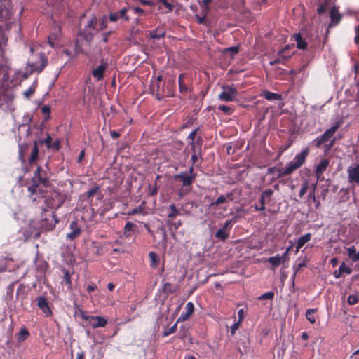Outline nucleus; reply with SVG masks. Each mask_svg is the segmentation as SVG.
<instances>
[{
    "label": "nucleus",
    "mask_w": 359,
    "mask_h": 359,
    "mask_svg": "<svg viewBox=\"0 0 359 359\" xmlns=\"http://www.w3.org/2000/svg\"><path fill=\"white\" fill-rule=\"evenodd\" d=\"M199 128H197L194 130H193L191 133H189V135L187 137V139L191 140V141H195L194 139L196 137V135L197 134V132L198 131Z\"/></svg>",
    "instance_id": "obj_64"
},
{
    "label": "nucleus",
    "mask_w": 359,
    "mask_h": 359,
    "mask_svg": "<svg viewBox=\"0 0 359 359\" xmlns=\"http://www.w3.org/2000/svg\"><path fill=\"white\" fill-rule=\"evenodd\" d=\"M96 248L95 252L97 255H102L103 253V248L102 247H98L95 245V243H93V245H91V251L95 252L94 249Z\"/></svg>",
    "instance_id": "obj_61"
},
{
    "label": "nucleus",
    "mask_w": 359,
    "mask_h": 359,
    "mask_svg": "<svg viewBox=\"0 0 359 359\" xmlns=\"http://www.w3.org/2000/svg\"><path fill=\"white\" fill-rule=\"evenodd\" d=\"M36 86H37V80H35L33 82L32 85L27 90H25L23 93V95L26 98L29 99L31 97V95L35 92Z\"/></svg>",
    "instance_id": "obj_43"
},
{
    "label": "nucleus",
    "mask_w": 359,
    "mask_h": 359,
    "mask_svg": "<svg viewBox=\"0 0 359 359\" xmlns=\"http://www.w3.org/2000/svg\"><path fill=\"white\" fill-rule=\"evenodd\" d=\"M107 323V319L102 316H91V327H103Z\"/></svg>",
    "instance_id": "obj_22"
},
{
    "label": "nucleus",
    "mask_w": 359,
    "mask_h": 359,
    "mask_svg": "<svg viewBox=\"0 0 359 359\" xmlns=\"http://www.w3.org/2000/svg\"><path fill=\"white\" fill-rule=\"evenodd\" d=\"M195 177L196 175H188L186 172H180L175 176V180H182L183 187L190 186Z\"/></svg>",
    "instance_id": "obj_15"
},
{
    "label": "nucleus",
    "mask_w": 359,
    "mask_h": 359,
    "mask_svg": "<svg viewBox=\"0 0 359 359\" xmlns=\"http://www.w3.org/2000/svg\"><path fill=\"white\" fill-rule=\"evenodd\" d=\"M60 147V140L57 139L54 141V142H51V147L49 150L52 151H57Z\"/></svg>",
    "instance_id": "obj_55"
},
{
    "label": "nucleus",
    "mask_w": 359,
    "mask_h": 359,
    "mask_svg": "<svg viewBox=\"0 0 359 359\" xmlns=\"http://www.w3.org/2000/svg\"><path fill=\"white\" fill-rule=\"evenodd\" d=\"M74 316L77 319H82L86 320H88L90 318V316L88 315L87 312L83 311L79 306L75 309Z\"/></svg>",
    "instance_id": "obj_34"
},
{
    "label": "nucleus",
    "mask_w": 359,
    "mask_h": 359,
    "mask_svg": "<svg viewBox=\"0 0 359 359\" xmlns=\"http://www.w3.org/2000/svg\"><path fill=\"white\" fill-rule=\"evenodd\" d=\"M311 238V234L308 233L302 236H301L297 242L296 245V252H298L299 250Z\"/></svg>",
    "instance_id": "obj_28"
},
{
    "label": "nucleus",
    "mask_w": 359,
    "mask_h": 359,
    "mask_svg": "<svg viewBox=\"0 0 359 359\" xmlns=\"http://www.w3.org/2000/svg\"><path fill=\"white\" fill-rule=\"evenodd\" d=\"M229 236V232L222 228L215 233V237L222 241H226Z\"/></svg>",
    "instance_id": "obj_40"
},
{
    "label": "nucleus",
    "mask_w": 359,
    "mask_h": 359,
    "mask_svg": "<svg viewBox=\"0 0 359 359\" xmlns=\"http://www.w3.org/2000/svg\"><path fill=\"white\" fill-rule=\"evenodd\" d=\"M226 203V198L224 195L219 196L215 201L210 204V208L218 206L221 204Z\"/></svg>",
    "instance_id": "obj_46"
},
{
    "label": "nucleus",
    "mask_w": 359,
    "mask_h": 359,
    "mask_svg": "<svg viewBox=\"0 0 359 359\" xmlns=\"http://www.w3.org/2000/svg\"><path fill=\"white\" fill-rule=\"evenodd\" d=\"M51 141L52 138L49 134L47 135V137L45 139H41L37 141V143L42 145L46 144L47 148L49 149L51 147Z\"/></svg>",
    "instance_id": "obj_48"
},
{
    "label": "nucleus",
    "mask_w": 359,
    "mask_h": 359,
    "mask_svg": "<svg viewBox=\"0 0 359 359\" xmlns=\"http://www.w3.org/2000/svg\"><path fill=\"white\" fill-rule=\"evenodd\" d=\"M165 34V29L163 27H159L156 29L149 32L150 37L154 40L161 39V38L164 37Z\"/></svg>",
    "instance_id": "obj_27"
},
{
    "label": "nucleus",
    "mask_w": 359,
    "mask_h": 359,
    "mask_svg": "<svg viewBox=\"0 0 359 359\" xmlns=\"http://www.w3.org/2000/svg\"><path fill=\"white\" fill-rule=\"evenodd\" d=\"M308 189V183L306 182L302 184V187L299 191V196L302 198L307 191Z\"/></svg>",
    "instance_id": "obj_59"
},
{
    "label": "nucleus",
    "mask_w": 359,
    "mask_h": 359,
    "mask_svg": "<svg viewBox=\"0 0 359 359\" xmlns=\"http://www.w3.org/2000/svg\"><path fill=\"white\" fill-rule=\"evenodd\" d=\"M330 17L331 20V22L330 24V27L335 26L339 23L341 19V15L339 13V11L335 8H332L330 11Z\"/></svg>",
    "instance_id": "obj_21"
},
{
    "label": "nucleus",
    "mask_w": 359,
    "mask_h": 359,
    "mask_svg": "<svg viewBox=\"0 0 359 359\" xmlns=\"http://www.w3.org/2000/svg\"><path fill=\"white\" fill-rule=\"evenodd\" d=\"M36 301L37 306L42 311L46 316L50 317L53 315L49 303L45 297L39 296L36 297Z\"/></svg>",
    "instance_id": "obj_9"
},
{
    "label": "nucleus",
    "mask_w": 359,
    "mask_h": 359,
    "mask_svg": "<svg viewBox=\"0 0 359 359\" xmlns=\"http://www.w3.org/2000/svg\"><path fill=\"white\" fill-rule=\"evenodd\" d=\"M41 111L45 114V121H47L50 118V107L48 105H43L41 107Z\"/></svg>",
    "instance_id": "obj_52"
},
{
    "label": "nucleus",
    "mask_w": 359,
    "mask_h": 359,
    "mask_svg": "<svg viewBox=\"0 0 359 359\" xmlns=\"http://www.w3.org/2000/svg\"><path fill=\"white\" fill-rule=\"evenodd\" d=\"M222 92L218 95V99L224 102H232L238 95V90L233 84L222 86Z\"/></svg>",
    "instance_id": "obj_4"
},
{
    "label": "nucleus",
    "mask_w": 359,
    "mask_h": 359,
    "mask_svg": "<svg viewBox=\"0 0 359 359\" xmlns=\"http://www.w3.org/2000/svg\"><path fill=\"white\" fill-rule=\"evenodd\" d=\"M359 302V295L351 294L347 298V302L350 305H355Z\"/></svg>",
    "instance_id": "obj_49"
},
{
    "label": "nucleus",
    "mask_w": 359,
    "mask_h": 359,
    "mask_svg": "<svg viewBox=\"0 0 359 359\" xmlns=\"http://www.w3.org/2000/svg\"><path fill=\"white\" fill-rule=\"evenodd\" d=\"M195 18L197 19L198 24L207 25L206 13L201 17L196 14Z\"/></svg>",
    "instance_id": "obj_57"
},
{
    "label": "nucleus",
    "mask_w": 359,
    "mask_h": 359,
    "mask_svg": "<svg viewBox=\"0 0 359 359\" xmlns=\"http://www.w3.org/2000/svg\"><path fill=\"white\" fill-rule=\"evenodd\" d=\"M348 181L353 188L359 185V164L354 163L347 168Z\"/></svg>",
    "instance_id": "obj_6"
},
{
    "label": "nucleus",
    "mask_w": 359,
    "mask_h": 359,
    "mask_svg": "<svg viewBox=\"0 0 359 359\" xmlns=\"http://www.w3.org/2000/svg\"><path fill=\"white\" fill-rule=\"evenodd\" d=\"M149 257L151 262V266L154 269L157 268L159 265V258L157 254L154 252H150L149 253Z\"/></svg>",
    "instance_id": "obj_37"
},
{
    "label": "nucleus",
    "mask_w": 359,
    "mask_h": 359,
    "mask_svg": "<svg viewBox=\"0 0 359 359\" xmlns=\"http://www.w3.org/2000/svg\"><path fill=\"white\" fill-rule=\"evenodd\" d=\"M267 262L272 265L273 269L277 268L283 263L279 255L268 258Z\"/></svg>",
    "instance_id": "obj_38"
},
{
    "label": "nucleus",
    "mask_w": 359,
    "mask_h": 359,
    "mask_svg": "<svg viewBox=\"0 0 359 359\" xmlns=\"http://www.w3.org/2000/svg\"><path fill=\"white\" fill-rule=\"evenodd\" d=\"M168 209L170 210V212L168 215V218L172 219L177 217V215H180V210L177 209L175 204L170 205Z\"/></svg>",
    "instance_id": "obj_44"
},
{
    "label": "nucleus",
    "mask_w": 359,
    "mask_h": 359,
    "mask_svg": "<svg viewBox=\"0 0 359 359\" xmlns=\"http://www.w3.org/2000/svg\"><path fill=\"white\" fill-rule=\"evenodd\" d=\"M274 297V292L273 291H269L266 292L261 296H259L257 299L259 300H265V299H271L272 300Z\"/></svg>",
    "instance_id": "obj_50"
},
{
    "label": "nucleus",
    "mask_w": 359,
    "mask_h": 359,
    "mask_svg": "<svg viewBox=\"0 0 359 359\" xmlns=\"http://www.w3.org/2000/svg\"><path fill=\"white\" fill-rule=\"evenodd\" d=\"M108 67L107 62L102 61L101 64L95 67L92 71L91 74L97 81L103 79L105 71Z\"/></svg>",
    "instance_id": "obj_11"
},
{
    "label": "nucleus",
    "mask_w": 359,
    "mask_h": 359,
    "mask_svg": "<svg viewBox=\"0 0 359 359\" xmlns=\"http://www.w3.org/2000/svg\"><path fill=\"white\" fill-rule=\"evenodd\" d=\"M32 120V116L29 113L24 114L22 120V123L20 124L19 128L27 126Z\"/></svg>",
    "instance_id": "obj_47"
},
{
    "label": "nucleus",
    "mask_w": 359,
    "mask_h": 359,
    "mask_svg": "<svg viewBox=\"0 0 359 359\" xmlns=\"http://www.w3.org/2000/svg\"><path fill=\"white\" fill-rule=\"evenodd\" d=\"M348 255L349 258L354 262L359 261V258L358 257L356 248L355 246L349 247L347 249Z\"/></svg>",
    "instance_id": "obj_42"
},
{
    "label": "nucleus",
    "mask_w": 359,
    "mask_h": 359,
    "mask_svg": "<svg viewBox=\"0 0 359 359\" xmlns=\"http://www.w3.org/2000/svg\"><path fill=\"white\" fill-rule=\"evenodd\" d=\"M90 48V19L86 18V13L80 16L78 25V33L76 34L74 53H87Z\"/></svg>",
    "instance_id": "obj_2"
},
{
    "label": "nucleus",
    "mask_w": 359,
    "mask_h": 359,
    "mask_svg": "<svg viewBox=\"0 0 359 359\" xmlns=\"http://www.w3.org/2000/svg\"><path fill=\"white\" fill-rule=\"evenodd\" d=\"M329 163V160L324 158L318 164L315 170V174L318 180L320 179L322 175L325 172Z\"/></svg>",
    "instance_id": "obj_18"
},
{
    "label": "nucleus",
    "mask_w": 359,
    "mask_h": 359,
    "mask_svg": "<svg viewBox=\"0 0 359 359\" xmlns=\"http://www.w3.org/2000/svg\"><path fill=\"white\" fill-rule=\"evenodd\" d=\"M4 5H0V21L6 22L9 20L13 15L11 10Z\"/></svg>",
    "instance_id": "obj_20"
},
{
    "label": "nucleus",
    "mask_w": 359,
    "mask_h": 359,
    "mask_svg": "<svg viewBox=\"0 0 359 359\" xmlns=\"http://www.w3.org/2000/svg\"><path fill=\"white\" fill-rule=\"evenodd\" d=\"M20 137H18V159L20 161L25 173L30 172V168L27 165L25 156L29 149V144L20 143Z\"/></svg>",
    "instance_id": "obj_8"
},
{
    "label": "nucleus",
    "mask_w": 359,
    "mask_h": 359,
    "mask_svg": "<svg viewBox=\"0 0 359 359\" xmlns=\"http://www.w3.org/2000/svg\"><path fill=\"white\" fill-rule=\"evenodd\" d=\"M186 327L185 325L181 326L180 330L179 332L178 338L181 339H184L186 338Z\"/></svg>",
    "instance_id": "obj_60"
},
{
    "label": "nucleus",
    "mask_w": 359,
    "mask_h": 359,
    "mask_svg": "<svg viewBox=\"0 0 359 359\" xmlns=\"http://www.w3.org/2000/svg\"><path fill=\"white\" fill-rule=\"evenodd\" d=\"M33 182H38L46 187L48 184V181L47 180L46 173L44 170L41 169L40 166H38L36 171L34 173V176L32 177Z\"/></svg>",
    "instance_id": "obj_12"
},
{
    "label": "nucleus",
    "mask_w": 359,
    "mask_h": 359,
    "mask_svg": "<svg viewBox=\"0 0 359 359\" xmlns=\"http://www.w3.org/2000/svg\"><path fill=\"white\" fill-rule=\"evenodd\" d=\"M294 41L297 42V47L301 50H305L307 48V42L302 38L300 33L295 34Z\"/></svg>",
    "instance_id": "obj_30"
},
{
    "label": "nucleus",
    "mask_w": 359,
    "mask_h": 359,
    "mask_svg": "<svg viewBox=\"0 0 359 359\" xmlns=\"http://www.w3.org/2000/svg\"><path fill=\"white\" fill-rule=\"evenodd\" d=\"M178 323L179 322L177 321L171 327L165 329L163 331L162 336L163 337H165L169 336L171 334H173V333L176 332V331L177 330V324H178Z\"/></svg>",
    "instance_id": "obj_45"
},
{
    "label": "nucleus",
    "mask_w": 359,
    "mask_h": 359,
    "mask_svg": "<svg viewBox=\"0 0 359 359\" xmlns=\"http://www.w3.org/2000/svg\"><path fill=\"white\" fill-rule=\"evenodd\" d=\"M36 268L39 276H41L46 271L47 263L44 261H39L38 262H36Z\"/></svg>",
    "instance_id": "obj_36"
},
{
    "label": "nucleus",
    "mask_w": 359,
    "mask_h": 359,
    "mask_svg": "<svg viewBox=\"0 0 359 359\" xmlns=\"http://www.w3.org/2000/svg\"><path fill=\"white\" fill-rule=\"evenodd\" d=\"M69 229V232L66 234L67 241H72L81 234V228L75 220L70 222Z\"/></svg>",
    "instance_id": "obj_10"
},
{
    "label": "nucleus",
    "mask_w": 359,
    "mask_h": 359,
    "mask_svg": "<svg viewBox=\"0 0 359 359\" xmlns=\"http://www.w3.org/2000/svg\"><path fill=\"white\" fill-rule=\"evenodd\" d=\"M63 280L65 283L69 286L71 287L72 282H71V277L69 273L67 271H65L63 277Z\"/></svg>",
    "instance_id": "obj_58"
},
{
    "label": "nucleus",
    "mask_w": 359,
    "mask_h": 359,
    "mask_svg": "<svg viewBox=\"0 0 359 359\" xmlns=\"http://www.w3.org/2000/svg\"><path fill=\"white\" fill-rule=\"evenodd\" d=\"M186 311L182 312L177 319V322H183L188 320L194 311V305L192 302H189L185 306Z\"/></svg>",
    "instance_id": "obj_14"
},
{
    "label": "nucleus",
    "mask_w": 359,
    "mask_h": 359,
    "mask_svg": "<svg viewBox=\"0 0 359 359\" xmlns=\"http://www.w3.org/2000/svg\"><path fill=\"white\" fill-rule=\"evenodd\" d=\"M177 290V287L172 285L170 283H165L163 284L162 287V292L166 294V296H168L169 294H171L176 292Z\"/></svg>",
    "instance_id": "obj_31"
},
{
    "label": "nucleus",
    "mask_w": 359,
    "mask_h": 359,
    "mask_svg": "<svg viewBox=\"0 0 359 359\" xmlns=\"http://www.w3.org/2000/svg\"><path fill=\"white\" fill-rule=\"evenodd\" d=\"M46 202L48 203V207H50L51 209H55L59 208L62 203V201H60V198L57 200V202H51L50 201H49V199H46Z\"/></svg>",
    "instance_id": "obj_51"
},
{
    "label": "nucleus",
    "mask_w": 359,
    "mask_h": 359,
    "mask_svg": "<svg viewBox=\"0 0 359 359\" xmlns=\"http://www.w3.org/2000/svg\"><path fill=\"white\" fill-rule=\"evenodd\" d=\"M128 9L123 8L118 12L111 13L109 15V20L110 22H116L118 19H124L125 21H128L130 18L126 15Z\"/></svg>",
    "instance_id": "obj_13"
},
{
    "label": "nucleus",
    "mask_w": 359,
    "mask_h": 359,
    "mask_svg": "<svg viewBox=\"0 0 359 359\" xmlns=\"http://www.w3.org/2000/svg\"><path fill=\"white\" fill-rule=\"evenodd\" d=\"M107 26V19L105 15L100 18L98 20L95 18H91V28L97 29L99 30H102L105 29Z\"/></svg>",
    "instance_id": "obj_17"
},
{
    "label": "nucleus",
    "mask_w": 359,
    "mask_h": 359,
    "mask_svg": "<svg viewBox=\"0 0 359 359\" xmlns=\"http://www.w3.org/2000/svg\"><path fill=\"white\" fill-rule=\"evenodd\" d=\"M187 74L185 73H182L179 75L178 77V84H179V89L180 92L181 93L185 94L187 93L189 90V87L187 86L184 79L186 78Z\"/></svg>",
    "instance_id": "obj_24"
},
{
    "label": "nucleus",
    "mask_w": 359,
    "mask_h": 359,
    "mask_svg": "<svg viewBox=\"0 0 359 359\" xmlns=\"http://www.w3.org/2000/svg\"><path fill=\"white\" fill-rule=\"evenodd\" d=\"M273 194V191L271 189H267L262 193L259 200H263V203L266 204L267 202H269L271 201V197Z\"/></svg>",
    "instance_id": "obj_35"
},
{
    "label": "nucleus",
    "mask_w": 359,
    "mask_h": 359,
    "mask_svg": "<svg viewBox=\"0 0 359 359\" xmlns=\"http://www.w3.org/2000/svg\"><path fill=\"white\" fill-rule=\"evenodd\" d=\"M238 51H239L238 46H231V47L226 48L224 50V53H231L232 57H233V55L237 54L238 53Z\"/></svg>",
    "instance_id": "obj_54"
},
{
    "label": "nucleus",
    "mask_w": 359,
    "mask_h": 359,
    "mask_svg": "<svg viewBox=\"0 0 359 359\" xmlns=\"http://www.w3.org/2000/svg\"><path fill=\"white\" fill-rule=\"evenodd\" d=\"M29 332L27 329L25 327L20 329V331L17 334V340L18 343H22L25 341L29 336Z\"/></svg>",
    "instance_id": "obj_33"
},
{
    "label": "nucleus",
    "mask_w": 359,
    "mask_h": 359,
    "mask_svg": "<svg viewBox=\"0 0 359 359\" xmlns=\"http://www.w3.org/2000/svg\"><path fill=\"white\" fill-rule=\"evenodd\" d=\"M316 311V309H309L306 311V318L312 324H314L316 323L315 313Z\"/></svg>",
    "instance_id": "obj_39"
},
{
    "label": "nucleus",
    "mask_w": 359,
    "mask_h": 359,
    "mask_svg": "<svg viewBox=\"0 0 359 359\" xmlns=\"http://www.w3.org/2000/svg\"><path fill=\"white\" fill-rule=\"evenodd\" d=\"M137 229V226L130 222H127L123 228V235L126 238L131 236L132 233H134Z\"/></svg>",
    "instance_id": "obj_29"
},
{
    "label": "nucleus",
    "mask_w": 359,
    "mask_h": 359,
    "mask_svg": "<svg viewBox=\"0 0 359 359\" xmlns=\"http://www.w3.org/2000/svg\"><path fill=\"white\" fill-rule=\"evenodd\" d=\"M290 249H291V246L287 248L286 251L283 253V255L282 256H280V258L282 260L283 263H285L286 262V260L287 259V255H288V253H289V251L290 250Z\"/></svg>",
    "instance_id": "obj_63"
},
{
    "label": "nucleus",
    "mask_w": 359,
    "mask_h": 359,
    "mask_svg": "<svg viewBox=\"0 0 359 359\" xmlns=\"http://www.w3.org/2000/svg\"><path fill=\"white\" fill-rule=\"evenodd\" d=\"M329 141L328 138L325 136V135L323 133L320 136L316 137L313 140V143L315 144V146L317 148H320L322 144Z\"/></svg>",
    "instance_id": "obj_41"
},
{
    "label": "nucleus",
    "mask_w": 359,
    "mask_h": 359,
    "mask_svg": "<svg viewBox=\"0 0 359 359\" xmlns=\"http://www.w3.org/2000/svg\"><path fill=\"white\" fill-rule=\"evenodd\" d=\"M352 273V269L348 266L344 262H343L339 269L335 270L333 272V276L335 278H339L344 273H346L347 275H349Z\"/></svg>",
    "instance_id": "obj_19"
},
{
    "label": "nucleus",
    "mask_w": 359,
    "mask_h": 359,
    "mask_svg": "<svg viewBox=\"0 0 359 359\" xmlns=\"http://www.w3.org/2000/svg\"><path fill=\"white\" fill-rule=\"evenodd\" d=\"M309 154L308 148L302 150L297 154L292 161L289 162L285 168H278L276 166L270 167L267 169L266 175H272L271 182L282 179L283 177L290 175L295 170L299 169L305 163Z\"/></svg>",
    "instance_id": "obj_1"
},
{
    "label": "nucleus",
    "mask_w": 359,
    "mask_h": 359,
    "mask_svg": "<svg viewBox=\"0 0 359 359\" xmlns=\"http://www.w3.org/2000/svg\"><path fill=\"white\" fill-rule=\"evenodd\" d=\"M41 220H48V224H41V227L46 231H50L53 229L55 226L56 224L58 222V219H57L56 215L55 212L52 210H43L41 213Z\"/></svg>",
    "instance_id": "obj_5"
},
{
    "label": "nucleus",
    "mask_w": 359,
    "mask_h": 359,
    "mask_svg": "<svg viewBox=\"0 0 359 359\" xmlns=\"http://www.w3.org/2000/svg\"><path fill=\"white\" fill-rule=\"evenodd\" d=\"M162 80L163 76L159 75L155 80L151 81L149 86L151 93L155 95L156 97L159 100H163L165 97H173L175 94V81L170 80L167 82V94H165V92L162 89H160Z\"/></svg>",
    "instance_id": "obj_3"
},
{
    "label": "nucleus",
    "mask_w": 359,
    "mask_h": 359,
    "mask_svg": "<svg viewBox=\"0 0 359 359\" xmlns=\"http://www.w3.org/2000/svg\"><path fill=\"white\" fill-rule=\"evenodd\" d=\"M39 184H40L36 182H33L32 186L28 187V188H27L28 191L30 192L32 194L36 193L37 188H38Z\"/></svg>",
    "instance_id": "obj_56"
},
{
    "label": "nucleus",
    "mask_w": 359,
    "mask_h": 359,
    "mask_svg": "<svg viewBox=\"0 0 359 359\" xmlns=\"http://www.w3.org/2000/svg\"><path fill=\"white\" fill-rule=\"evenodd\" d=\"M39 156V149H38V143L37 141H34V147L32 149L31 155L28 160V163L27 165H28V168L31 169L32 167L33 163L38 158Z\"/></svg>",
    "instance_id": "obj_23"
},
{
    "label": "nucleus",
    "mask_w": 359,
    "mask_h": 359,
    "mask_svg": "<svg viewBox=\"0 0 359 359\" xmlns=\"http://www.w3.org/2000/svg\"><path fill=\"white\" fill-rule=\"evenodd\" d=\"M218 109L227 115L231 114L233 111V110L230 107L226 105H219L218 107Z\"/></svg>",
    "instance_id": "obj_53"
},
{
    "label": "nucleus",
    "mask_w": 359,
    "mask_h": 359,
    "mask_svg": "<svg viewBox=\"0 0 359 359\" xmlns=\"http://www.w3.org/2000/svg\"><path fill=\"white\" fill-rule=\"evenodd\" d=\"M38 61L32 62L31 60H28L27 65L30 67V73L41 72L45 68V67L48 64L47 58L45 55L42 53H40Z\"/></svg>",
    "instance_id": "obj_7"
},
{
    "label": "nucleus",
    "mask_w": 359,
    "mask_h": 359,
    "mask_svg": "<svg viewBox=\"0 0 359 359\" xmlns=\"http://www.w3.org/2000/svg\"><path fill=\"white\" fill-rule=\"evenodd\" d=\"M288 49V46H286L285 48L278 51V56L273 60H271L269 62L270 65H274L276 64H283L285 65L286 61L289 57H290V55H285L284 53L286 50Z\"/></svg>",
    "instance_id": "obj_16"
},
{
    "label": "nucleus",
    "mask_w": 359,
    "mask_h": 359,
    "mask_svg": "<svg viewBox=\"0 0 359 359\" xmlns=\"http://www.w3.org/2000/svg\"><path fill=\"white\" fill-rule=\"evenodd\" d=\"M262 96L269 101L278 100L281 99V95L269 90H264Z\"/></svg>",
    "instance_id": "obj_32"
},
{
    "label": "nucleus",
    "mask_w": 359,
    "mask_h": 359,
    "mask_svg": "<svg viewBox=\"0 0 359 359\" xmlns=\"http://www.w3.org/2000/svg\"><path fill=\"white\" fill-rule=\"evenodd\" d=\"M158 193V187L155 184L154 187L149 186V195L156 196Z\"/></svg>",
    "instance_id": "obj_62"
},
{
    "label": "nucleus",
    "mask_w": 359,
    "mask_h": 359,
    "mask_svg": "<svg viewBox=\"0 0 359 359\" xmlns=\"http://www.w3.org/2000/svg\"><path fill=\"white\" fill-rule=\"evenodd\" d=\"M342 121H337L334 123V125L330 127V128L327 129L324 134L325 136L328 138L330 140L331 137L334 135L336 131L339 129V128L341 126Z\"/></svg>",
    "instance_id": "obj_25"
},
{
    "label": "nucleus",
    "mask_w": 359,
    "mask_h": 359,
    "mask_svg": "<svg viewBox=\"0 0 359 359\" xmlns=\"http://www.w3.org/2000/svg\"><path fill=\"white\" fill-rule=\"evenodd\" d=\"M342 121H337L334 123V125L330 127V128L327 129L324 134L325 136L328 138L330 140L331 137L334 135L336 131L339 129V128L341 126Z\"/></svg>",
    "instance_id": "obj_26"
}]
</instances>
